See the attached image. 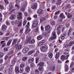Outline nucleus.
<instances>
[{
    "label": "nucleus",
    "mask_w": 74,
    "mask_h": 74,
    "mask_svg": "<svg viewBox=\"0 0 74 74\" xmlns=\"http://www.w3.org/2000/svg\"><path fill=\"white\" fill-rule=\"evenodd\" d=\"M22 45H19L18 46H17L16 47V49L17 50H21L22 48Z\"/></svg>",
    "instance_id": "nucleus-13"
},
{
    "label": "nucleus",
    "mask_w": 74,
    "mask_h": 74,
    "mask_svg": "<svg viewBox=\"0 0 74 74\" xmlns=\"http://www.w3.org/2000/svg\"><path fill=\"white\" fill-rule=\"evenodd\" d=\"M27 57H24L23 58L22 60L23 62H25L27 60Z\"/></svg>",
    "instance_id": "nucleus-37"
},
{
    "label": "nucleus",
    "mask_w": 74,
    "mask_h": 74,
    "mask_svg": "<svg viewBox=\"0 0 74 74\" xmlns=\"http://www.w3.org/2000/svg\"><path fill=\"white\" fill-rule=\"evenodd\" d=\"M74 44V41H71L68 44V45L69 47H71Z\"/></svg>",
    "instance_id": "nucleus-26"
},
{
    "label": "nucleus",
    "mask_w": 74,
    "mask_h": 74,
    "mask_svg": "<svg viewBox=\"0 0 74 74\" xmlns=\"http://www.w3.org/2000/svg\"><path fill=\"white\" fill-rule=\"evenodd\" d=\"M50 23L51 25H55V21L54 20H52L50 21Z\"/></svg>",
    "instance_id": "nucleus-30"
},
{
    "label": "nucleus",
    "mask_w": 74,
    "mask_h": 74,
    "mask_svg": "<svg viewBox=\"0 0 74 74\" xmlns=\"http://www.w3.org/2000/svg\"><path fill=\"white\" fill-rule=\"evenodd\" d=\"M43 69H44V68L42 66H40L39 67V71H42V70H43Z\"/></svg>",
    "instance_id": "nucleus-42"
},
{
    "label": "nucleus",
    "mask_w": 74,
    "mask_h": 74,
    "mask_svg": "<svg viewBox=\"0 0 74 74\" xmlns=\"http://www.w3.org/2000/svg\"><path fill=\"white\" fill-rule=\"evenodd\" d=\"M11 42H12V40L10 39L9 40L8 42L7 43L6 46H10L11 43Z\"/></svg>",
    "instance_id": "nucleus-23"
},
{
    "label": "nucleus",
    "mask_w": 74,
    "mask_h": 74,
    "mask_svg": "<svg viewBox=\"0 0 74 74\" xmlns=\"http://www.w3.org/2000/svg\"><path fill=\"white\" fill-rule=\"evenodd\" d=\"M42 38V36L41 35H39L37 37V39L38 40H40Z\"/></svg>",
    "instance_id": "nucleus-27"
},
{
    "label": "nucleus",
    "mask_w": 74,
    "mask_h": 74,
    "mask_svg": "<svg viewBox=\"0 0 74 74\" xmlns=\"http://www.w3.org/2000/svg\"><path fill=\"white\" fill-rule=\"evenodd\" d=\"M59 14V11H58L55 13V15H58Z\"/></svg>",
    "instance_id": "nucleus-54"
},
{
    "label": "nucleus",
    "mask_w": 74,
    "mask_h": 74,
    "mask_svg": "<svg viewBox=\"0 0 74 74\" xmlns=\"http://www.w3.org/2000/svg\"><path fill=\"white\" fill-rule=\"evenodd\" d=\"M16 60H17V59L15 58H13L12 62V64H15L16 62Z\"/></svg>",
    "instance_id": "nucleus-17"
},
{
    "label": "nucleus",
    "mask_w": 74,
    "mask_h": 74,
    "mask_svg": "<svg viewBox=\"0 0 74 74\" xmlns=\"http://www.w3.org/2000/svg\"><path fill=\"white\" fill-rule=\"evenodd\" d=\"M69 56V55H67L66 56L64 55H62L60 58V59L62 61H64V60H67L68 59V57Z\"/></svg>",
    "instance_id": "nucleus-6"
},
{
    "label": "nucleus",
    "mask_w": 74,
    "mask_h": 74,
    "mask_svg": "<svg viewBox=\"0 0 74 74\" xmlns=\"http://www.w3.org/2000/svg\"><path fill=\"white\" fill-rule=\"evenodd\" d=\"M63 27V25H60L57 28V29L58 30H60V29H62V28Z\"/></svg>",
    "instance_id": "nucleus-35"
},
{
    "label": "nucleus",
    "mask_w": 74,
    "mask_h": 74,
    "mask_svg": "<svg viewBox=\"0 0 74 74\" xmlns=\"http://www.w3.org/2000/svg\"><path fill=\"white\" fill-rule=\"evenodd\" d=\"M35 74H40V71L38 69H36L35 70Z\"/></svg>",
    "instance_id": "nucleus-32"
},
{
    "label": "nucleus",
    "mask_w": 74,
    "mask_h": 74,
    "mask_svg": "<svg viewBox=\"0 0 74 74\" xmlns=\"http://www.w3.org/2000/svg\"><path fill=\"white\" fill-rule=\"evenodd\" d=\"M39 60H40V58H39V57H37L36 58V63H38V62H39Z\"/></svg>",
    "instance_id": "nucleus-29"
},
{
    "label": "nucleus",
    "mask_w": 74,
    "mask_h": 74,
    "mask_svg": "<svg viewBox=\"0 0 74 74\" xmlns=\"http://www.w3.org/2000/svg\"><path fill=\"white\" fill-rule=\"evenodd\" d=\"M0 8L1 10H3L4 8V7L3 5H0Z\"/></svg>",
    "instance_id": "nucleus-53"
},
{
    "label": "nucleus",
    "mask_w": 74,
    "mask_h": 74,
    "mask_svg": "<svg viewBox=\"0 0 74 74\" xmlns=\"http://www.w3.org/2000/svg\"><path fill=\"white\" fill-rule=\"evenodd\" d=\"M71 8V5L70 4H69L66 6L65 7V9L69 10V9H70Z\"/></svg>",
    "instance_id": "nucleus-25"
},
{
    "label": "nucleus",
    "mask_w": 74,
    "mask_h": 74,
    "mask_svg": "<svg viewBox=\"0 0 74 74\" xmlns=\"http://www.w3.org/2000/svg\"><path fill=\"white\" fill-rule=\"evenodd\" d=\"M57 33L58 35H59L60 34V30L57 29Z\"/></svg>",
    "instance_id": "nucleus-49"
},
{
    "label": "nucleus",
    "mask_w": 74,
    "mask_h": 74,
    "mask_svg": "<svg viewBox=\"0 0 74 74\" xmlns=\"http://www.w3.org/2000/svg\"><path fill=\"white\" fill-rule=\"evenodd\" d=\"M38 27H36V28L34 30V32H38Z\"/></svg>",
    "instance_id": "nucleus-51"
},
{
    "label": "nucleus",
    "mask_w": 74,
    "mask_h": 74,
    "mask_svg": "<svg viewBox=\"0 0 74 74\" xmlns=\"http://www.w3.org/2000/svg\"><path fill=\"white\" fill-rule=\"evenodd\" d=\"M17 17L18 19H22V14L20 12L18 13V15Z\"/></svg>",
    "instance_id": "nucleus-10"
},
{
    "label": "nucleus",
    "mask_w": 74,
    "mask_h": 74,
    "mask_svg": "<svg viewBox=\"0 0 74 74\" xmlns=\"http://www.w3.org/2000/svg\"><path fill=\"white\" fill-rule=\"evenodd\" d=\"M51 28V26L50 25H46L45 27V31H47L45 32V34H44V36L45 37H48L49 35H48V34L51 31V30H50V28Z\"/></svg>",
    "instance_id": "nucleus-1"
},
{
    "label": "nucleus",
    "mask_w": 74,
    "mask_h": 74,
    "mask_svg": "<svg viewBox=\"0 0 74 74\" xmlns=\"http://www.w3.org/2000/svg\"><path fill=\"white\" fill-rule=\"evenodd\" d=\"M49 57L50 59H51L53 57V54L52 53H50L49 55Z\"/></svg>",
    "instance_id": "nucleus-39"
},
{
    "label": "nucleus",
    "mask_w": 74,
    "mask_h": 74,
    "mask_svg": "<svg viewBox=\"0 0 74 74\" xmlns=\"http://www.w3.org/2000/svg\"><path fill=\"white\" fill-rule=\"evenodd\" d=\"M42 42L40 41V42H39L38 43V45H42Z\"/></svg>",
    "instance_id": "nucleus-61"
},
{
    "label": "nucleus",
    "mask_w": 74,
    "mask_h": 74,
    "mask_svg": "<svg viewBox=\"0 0 74 74\" xmlns=\"http://www.w3.org/2000/svg\"><path fill=\"white\" fill-rule=\"evenodd\" d=\"M72 16L73 15L72 14L69 13L67 15V17L69 19H70L71 18H72Z\"/></svg>",
    "instance_id": "nucleus-24"
},
{
    "label": "nucleus",
    "mask_w": 74,
    "mask_h": 74,
    "mask_svg": "<svg viewBox=\"0 0 74 74\" xmlns=\"http://www.w3.org/2000/svg\"><path fill=\"white\" fill-rule=\"evenodd\" d=\"M48 47L47 45H43L40 47V49L42 51H45L48 49Z\"/></svg>",
    "instance_id": "nucleus-3"
},
{
    "label": "nucleus",
    "mask_w": 74,
    "mask_h": 74,
    "mask_svg": "<svg viewBox=\"0 0 74 74\" xmlns=\"http://www.w3.org/2000/svg\"><path fill=\"white\" fill-rule=\"evenodd\" d=\"M26 23H27V20H24L23 23V26H25V25L26 24Z\"/></svg>",
    "instance_id": "nucleus-41"
},
{
    "label": "nucleus",
    "mask_w": 74,
    "mask_h": 74,
    "mask_svg": "<svg viewBox=\"0 0 74 74\" xmlns=\"http://www.w3.org/2000/svg\"><path fill=\"white\" fill-rule=\"evenodd\" d=\"M59 52H58L56 54L55 58L56 59H58L59 58Z\"/></svg>",
    "instance_id": "nucleus-31"
},
{
    "label": "nucleus",
    "mask_w": 74,
    "mask_h": 74,
    "mask_svg": "<svg viewBox=\"0 0 74 74\" xmlns=\"http://www.w3.org/2000/svg\"><path fill=\"white\" fill-rule=\"evenodd\" d=\"M4 50L5 51H8V48L5 47L4 48Z\"/></svg>",
    "instance_id": "nucleus-60"
},
{
    "label": "nucleus",
    "mask_w": 74,
    "mask_h": 74,
    "mask_svg": "<svg viewBox=\"0 0 74 74\" xmlns=\"http://www.w3.org/2000/svg\"><path fill=\"white\" fill-rule=\"evenodd\" d=\"M17 40H18V39H15L13 40V41L12 43L11 46H12L13 45H14V44L17 42Z\"/></svg>",
    "instance_id": "nucleus-16"
},
{
    "label": "nucleus",
    "mask_w": 74,
    "mask_h": 74,
    "mask_svg": "<svg viewBox=\"0 0 74 74\" xmlns=\"http://www.w3.org/2000/svg\"><path fill=\"white\" fill-rule=\"evenodd\" d=\"M22 25V21H20L18 24V27H20Z\"/></svg>",
    "instance_id": "nucleus-50"
},
{
    "label": "nucleus",
    "mask_w": 74,
    "mask_h": 74,
    "mask_svg": "<svg viewBox=\"0 0 74 74\" xmlns=\"http://www.w3.org/2000/svg\"><path fill=\"white\" fill-rule=\"evenodd\" d=\"M66 27H70V23H67L66 25Z\"/></svg>",
    "instance_id": "nucleus-58"
},
{
    "label": "nucleus",
    "mask_w": 74,
    "mask_h": 74,
    "mask_svg": "<svg viewBox=\"0 0 74 74\" xmlns=\"http://www.w3.org/2000/svg\"><path fill=\"white\" fill-rule=\"evenodd\" d=\"M21 10L22 11H23L24 12V11H25V8L24 7H22V8L21 9Z\"/></svg>",
    "instance_id": "nucleus-64"
},
{
    "label": "nucleus",
    "mask_w": 74,
    "mask_h": 74,
    "mask_svg": "<svg viewBox=\"0 0 74 74\" xmlns=\"http://www.w3.org/2000/svg\"><path fill=\"white\" fill-rule=\"evenodd\" d=\"M9 10H11V9L14 8V6H13V5L12 4V3H10V4L9 5Z\"/></svg>",
    "instance_id": "nucleus-22"
},
{
    "label": "nucleus",
    "mask_w": 74,
    "mask_h": 74,
    "mask_svg": "<svg viewBox=\"0 0 74 74\" xmlns=\"http://www.w3.org/2000/svg\"><path fill=\"white\" fill-rule=\"evenodd\" d=\"M25 70H26L27 73H29V71H30V67L28 66H27L25 68Z\"/></svg>",
    "instance_id": "nucleus-14"
},
{
    "label": "nucleus",
    "mask_w": 74,
    "mask_h": 74,
    "mask_svg": "<svg viewBox=\"0 0 74 74\" xmlns=\"http://www.w3.org/2000/svg\"><path fill=\"white\" fill-rule=\"evenodd\" d=\"M25 67V63H21V64L20 67H21L22 68H23V67Z\"/></svg>",
    "instance_id": "nucleus-36"
},
{
    "label": "nucleus",
    "mask_w": 74,
    "mask_h": 74,
    "mask_svg": "<svg viewBox=\"0 0 74 74\" xmlns=\"http://www.w3.org/2000/svg\"><path fill=\"white\" fill-rule=\"evenodd\" d=\"M41 42H42V44H44V43H45V42L46 41H45V40H42V41H41Z\"/></svg>",
    "instance_id": "nucleus-57"
},
{
    "label": "nucleus",
    "mask_w": 74,
    "mask_h": 74,
    "mask_svg": "<svg viewBox=\"0 0 74 74\" xmlns=\"http://www.w3.org/2000/svg\"><path fill=\"white\" fill-rule=\"evenodd\" d=\"M4 56V53L2 52H0V58H2Z\"/></svg>",
    "instance_id": "nucleus-48"
},
{
    "label": "nucleus",
    "mask_w": 74,
    "mask_h": 74,
    "mask_svg": "<svg viewBox=\"0 0 74 74\" xmlns=\"http://www.w3.org/2000/svg\"><path fill=\"white\" fill-rule=\"evenodd\" d=\"M37 4L36 3H34V5L32 6V9L35 10V9H36V8H37Z\"/></svg>",
    "instance_id": "nucleus-21"
},
{
    "label": "nucleus",
    "mask_w": 74,
    "mask_h": 74,
    "mask_svg": "<svg viewBox=\"0 0 74 74\" xmlns=\"http://www.w3.org/2000/svg\"><path fill=\"white\" fill-rule=\"evenodd\" d=\"M51 35L52 36L50 37L49 39V41H51L54 40H55L57 37V36L56 34V32L55 31H53Z\"/></svg>",
    "instance_id": "nucleus-2"
},
{
    "label": "nucleus",
    "mask_w": 74,
    "mask_h": 74,
    "mask_svg": "<svg viewBox=\"0 0 74 74\" xmlns=\"http://www.w3.org/2000/svg\"><path fill=\"white\" fill-rule=\"evenodd\" d=\"M58 21L60 22H62L63 21V18L60 17L59 18Z\"/></svg>",
    "instance_id": "nucleus-52"
},
{
    "label": "nucleus",
    "mask_w": 74,
    "mask_h": 74,
    "mask_svg": "<svg viewBox=\"0 0 74 74\" xmlns=\"http://www.w3.org/2000/svg\"><path fill=\"white\" fill-rule=\"evenodd\" d=\"M13 52V51H10L9 52L8 54H7L5 56V60H7V59L8 58H10L11 57V55Z\"/></svg>",
    "instance_id": "nucleus-5"
},
{
    "label": "nucleus",
    "mask_w": 74,
    "mask_h": 74,
    "mask_svg": "<svg viewBox=\"0 0 74 74\" xmlns=\"http://www.w3.org/2000/svg\"><path fill=\"white\" fill-rule=\"evenodd\" d=\"M34 60V58H29L28 60V63H32Z\"/></svg>",
    "instance_id": "nucleus-19"
},
{
    "label": "nucleus",
    "mask_w": 74,
    "mask_h": 74,
    "mask_svg": "<svg viewBox=\"0 0 74 74\" xmlns=\"http://www.w3.org/2000/svg\"><path fill=\"white\" fill-rule=\"evenodd\" d=\"M61 3H62V2L59 1L58 0L57 1L56 3V4L57 5H60Z\"/></svg>",
    "instance_id": "nucleus-43"
},
{
    "label": "nucleus",
    "mask_w": 74,
    "mask_h": 74,
    "mask_svg": "<svg viewBox=\"0 0 74 74\" xmlns=\"http://www.w3.org/2000/svg\"><path fill=\"white\" fill-rule=\"evenodd\" d=\"M32 51H29L28 53V55H32Z\"/></svg>",
    "instance_id": "nucleus-59"
},
{
    "label": "nucleus",
    "mask_w": 74,
    "mask_h": 74,
    "mask_svg": "<svg viewBox=\"0 0 74 74\" xmlns=\"http://www.w3.org/2000/svg\"><path fill=\"white\" fill-rule=\"evenodd\" d=\"M10 34V33L9 32H8L6 34V36H9Z\"/></svg>",
    "instance_id": "nucleus-62"
},
{
    "label": "nucleus",
    "mask_w": 74,
    "mask_h": 74,
    "mask_svg": "<svg viewBox=\"0 0 74 74\" xmlns=\"http://www.w3.org/2000/svg\"><path fill=\"white\" fill-rule=\"evenodd\" d=\"M15 18H16V16L15 15L12 14L9 18V19H14Z\"/></svg>",
    "instance_id": "nucleus-15"
},
{
    "label": "nucleus",
    "mask_w": 74,
    "mask_h": 74,
    "mask_svg": "<svg viewBox=\"0 0 74 74\" xmlns=\"http://www.w3.org/2000/svg\"><path fill=\"white\" fill-rule=\"evenodd\" d=\"M70 67L71 68L74 66V62L72 61L70 63Z\"/></svg>",
    "instance_id": "nucleus-40"
},
{
    "label": "nucleus",
    "mask_w": 74,
    "mask_h": 74,
    "mask_svg": "<svg viewBox=\"0 0 74 74\" xmlns=\"http://www.w3.org/2000/svg\"><path fill=\"white\" fill-rule=\"evenodd\" d=\"M5 23L6 25H7V26H10V22H9V21H8V20L6 21L5 22Z\"/></svg>",
    "instance_id": "nucleus-44"
},
{
    "label": "nucleus",
    "mask_w": 74,
    "mask_h": 74,
    "mask_svg": "<svg viewBox=\"0 0 74 74\" xmlns=\"http://www.w3.org/2000/svg\"><path fill=\"white\" fill-rule=\"evenodd\" d=\"M22 52L23 53H27V52L26 51V49H25V48H24V49H23V50H22Z\"/></svg>",
    "instance_id": "nucleus-47"
},
{
    "label": "nucleus",
    "mask_w": 74,
    "mask_h": 74,
    "mask_svg": "<svg viewBox=\"0 0 74 74\" xmlns=\"http://www.w3.org/2000/svg\"><path fill=\"white\" fill-rule=\"evenodd\" d=\"M30 26V24L29 22H28L27 25L25 26V27L27 28L26 30H25V34H28L30 32V29L29 28V27Z\"/></svg>",
    "instance_id": "nucleus-4"
},
{
    "label": "nucleus",
    "mask_w": 74,
    "mask_h": 74,
    "mask_svg": "<svg viewBox=\"0 0 74 74\" xmlns=\"http://www.w3.org/2000/svg\"><path fill=\"white\" fill-rule=\"evenodd\" d=\"M34 42H35V40L34 39H32L29 42L30 44H33Z\"/></svg>",
    "instance_id": "nucleus-45"
},
{
    "label": "nucleus",
    "mask_w": 74,
    "mask_h": 74,
    "mask_svg": "<svg viewBox=\"0 0 74 74\" xmlns=\"http://www.w3.org/2000/svg\"><path fill=\"white\" fill-rule=\"evenodd\" d=\"M66 32H62L60 36V38L61 40H64L65 38V37L66 36Z\"/></svg>",
    "instance_id": "nucleus-7"
},
{
    "label": "nucleus",
    "mask_w": 74,
    "mask_h": 74,
    "mask_svg": "<svg viewBox=\"0 0 74 74\" xmlns=\"http://www.w3.org/2000/svg\"><path fill=\"white\" fill-rule=\"evenodd\" d=\"M11 70L5 69L4 70L5 73H9V74H11V73H12V72Z\"/></svg>",
    "instance_id": "nucleus-12"
},
{
    "label": "nucleus",
    "mask_w": 74,
    "mask_h": 74,
    "mask_svg": "<svg viewBox=\"0 0 74 74\" xmlns=\"http://www.w3.org/2000/svg\"><path fill=\"white\" fill-rule=\"evenodd\" d=\"M4 2L5 4H9V2L7 1V0H4Z\"/></svg>",
    "instance_id": "nucleus-56"
},
{
    "label": "nucleus",
    "mask_w": 74,
    "mask_h": 74,
    "mask_svg": "<svg viewBox=\"0 0 74 74\" xmlns=\"http://www.w3.org/2000/svg\"><path fill=\"white\" fill-rule=\"evenodd\" d=\"M46 19V18L45 17H42L40 20V23H42V21H45V20Z\"/></svg>",
    "instance_id": "nucleus-38"
},
{
    "label": "nucleus",
    "mask_w": 74,
    "mask_h": 74,
    "mask_svg": "<svg viewBox=\"0 0 74 74\" xmlns=\"http://www.w3.org/2000/svg\"><path fill=\"white\" fill-rule=\"evenodd\" d=\"M7 27L5 25H3L2 26V29L3 31H5L7 29Z\"/></svg>",
    "instance_id": "nucleus-18"
},
{
    "label": "nucleus",
    "mask_w": 74,
    "mask_h": 74,
    "mask_svg": "<svg viewBox=\"0 0 74 74\" xmlns=\"http://www.w3.org/2000/svg\"><path fill=\"white\" fill-rule=\"evenodd\" d=\"M60 18H62V19H64L65 18V16H64L63 13H61L60 15Z\"/></svg>",
    "instance_id": "nucleus-34"
},
{
    "label": "nucleus",
    "mask_w": 74,
    "mask_h": 74,
    "mask_svg": "<svg viewBox=\"0 0 74 74\" xmlns=\"http://www.w3.org/2000/svg\"><path fill=\"white\" fill-rule=\"evenodd\" d=\"M38 24V21L37 20L35 21L34 22V23L32 24V27H36L37 26V25Z\"/></svg>",
    "instance_id": "nucleus-8"
},
{
    "label": "nucleus",
    "mask_w": 74,
    "mask_h": 74,
    "mask_svg": "<svg viewBox=\"0 0 74 74\" xmlns=\"http://www.w3.org/2000/svg\"><path fill=\"white\" fill-rule=\"evenodd\" d=\"M23 71H24V69L23 68L21 67L20 68V70L19 71L20 73H23Z\"/></svg>",
    "instance_id": "nucleus-28"
},
{
    "label": "nucleus",
    "mask_w": 74,
    "mask_h": 74,
    "mask_svg": "<svg viewBox=\"0 0 74 74\" xmlns=\"http://www.w3.org/2000/svg\"><path fill=\"white\" fill-rule=\"evenodd\" d=\"M56 5H53L52 8H51V10H53L56 8Z\"/></svg>",
    "instance_id": "nucleus-46"
},
{
    "label": "nucleus",
    "mask_w": 74,
    "mask_h": 74,
    "mask_svg": "<svg viewBox=\"0 0 74 74\" xmlns=\"http://www.w3.org/2000/svg\"><path fill=\"white\" fill-rule=\"evenodd\" d=\"M44 63L43 62H42L39 63L38 64V66H44Z\"/></svg>",
    "instance_id": "nucleus-33"
},
{
    "label": "nucleus",
    "mask_w": 74,
    "mask_h": 74,
    "mask_svg": "<svg viewBox=\"0 0 74 74\" xmlns=\"http://www.w3.org/2000/svg\"><path fill=\"white\" fill-rule=\"evenodd\" d=\"M25 50L26 52H27H27L29 51V49L27 48H25Z\"/></svg>",
    "instance_id": "nucleus-55"
},
{
    "label": "nucleus",
    "mask_w": 74,
    "mask_h": 74,
    "mask_svg": "<svg viewBox=\"0 0 74 74\" xmlns=\"http://www.w3.org/2000/svg\"><path fill=\"white\" fill-rule=\"evenodd\" d=\"M19 66H17L15 67V71L16 72V73H19Z\"/></svg>",
    "instance_id": "nucleus-20"
},
{
    "label": "nucleus",
    "mask_w": 74,
    "mask_h": 74,
    "mask_svg": "<svg viewBox=\"0 0 74 74\" xmlns=\"http://www.w3.org/2000/svg\"><path fill=\"white\" fill-rule=\"evenodd\" d=\"M26 43H29L31 41V39H32V37H29L28 36H26Z\"/></svg>",
    "instance_id": "nucleus-11"
},
{
    "label": "nucleus",
    "mask_w": 74,
    "mask_h": 74,
    "mask_svg": "<svg viewBox=\"0 0 74 74\" xmlns=\"http://www.w3.org/2000/svg\"><path fill=\"white\" fill-rule=\"evenodd\" d=\"M49 47H51L53 46V44H52V43H50L49 44Z\"/></svg>",
    "instance_id": "nucleus-63"
},
{
    "label": "nucleus",
    "mask_w": 74,
    "mask_h": 74,
    "mask_svg": "<svg viewBox=\"0 0 74 74\" xmlns=\"http://www.w3.org/2000/svg\"><path fill=\"white\" fill-rule=\"evenodd\" d=\"M37 12L39 15H41L44 14V10H42V9H39L38 10Z\"/></svg>",
    "instance_id": "nucleus-9"
}]
</instances>
